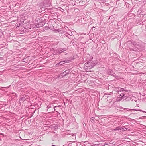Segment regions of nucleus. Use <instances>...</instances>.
I'll return each mask as SVG.
<instances>
[{
	"mask_svg": "<svg viewBox=\"0 0 146 146\" xmlns=\"http://www.w3.org/2000/svg\"><path fill=\"white\" fill-rule=\"evenodd\" d=\"M24 100H25L24 98L22 97L19 100V101H20H20H24Z\"/></svg>",
	"mask_w": 146,
	"mask_h": 146,
	"instance_id": "1",
	"label": "nucleus"
},
{
	"mask_svg": "<svg viewBox=\"0 0 146 146\" xmlns=\"http://www.w3.org/2000/svg\"><path fill=\"white\" fill-rule=\"evenodd\" d=\"M50 28H51V27H50ZM50 30L52 31H55V29H54V28H51L50 29Z\"/></svg>",
	"mask_w": 146,
	"mask_h": 146,
	"instance_id": "2",
	"label": "nucleus"
},
{
	"mask_svg": "<svg viewBox=\"0 0 146 146\" xmlns=\"http://www.w3.org/2000/svg\"><path fill=\"white\" fill-rule=\"evenodd\" d=\"M91 64V63H90V62H88V64Z\"/></svg>",
	"mask_w": 146,
	"mask_h": 146,
	"instance_id": "3",
	"label": "nucleus"
},
{
	"mask_svg": "<svg viewBox=\"0 0 146 146\" xmlns=\"http://www.w3.org/2000/svg\"><path fill=\"white\" fill-rule=\"evenodd\" d=\"M88 67H89V68H92V66H91V67H90V66H88Z\"/></svg>",
	"mask_w": 146,
	"mask_h": 146,
	"instance_id": "4",
	"label": "nucleus"
},
{
	"mask_svg": "<svg viewBox=\"0 0 146 146\" xmlns=\"http://www.w3.org/2000/svg\"><path fill=\"white\" fill-rule=\"evenodd\" d=\"M54 110H55V107H54Z\"/></svg>",
	"mask_w": 146,
	"mask_h": 146,
	"instance_id": "5",
	"label": "nucleus"
},
{
	"mask_svg": "<svg viewBox=\"0 0 146 146\" xmlns=\"http://www.w3.org/2000/svg\"><path fill=\"white\" fill-rule=\"evenodd\" d=\"M52 146H55V145H52Z\"/></svg>",
	"mask_w": 146,
	"mask_h": 146,
	"instance_id": "6",
	"label": "nucleus"
},
{
	"mask_svg": "<svg viewBox=\"0 0 146 146\" xmlns=\"http://www.w3.org/2000/svg\"><path fill=\"white\" fill-rule=\"evenodd\" d=\"M64 51V50H63V51H62V52ZM62 52V51L61 52Z\"/></svg>",
	"mask_w": 146,
	"mask_h": 146,
	"instance_id": "7",
	"label": "nucleus"
},
{
	"mask_svg": "<svg viewBox=\"0 0 146 146\" xmlns=\"http://www.w3.org/2000/svg\"><path fill=\"white\" fill-rule=\"evenodd\" d=\"M52 27H53V28L54 27L53 26H52Z\"/></svg>",
	"mask_w": 146,
	"mask_h": 146,
	"instance_id": "8",
	"label": "nucleus"
}]
</instances>
